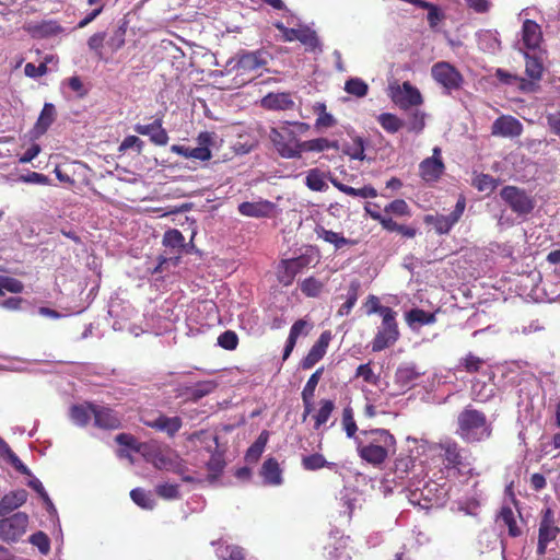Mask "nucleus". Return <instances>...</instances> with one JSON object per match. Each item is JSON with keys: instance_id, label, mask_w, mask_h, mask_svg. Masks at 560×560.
Here are the masks:
<instances>
[{"instance_id": "obj_1", "label": "nucleus", "mask_w": 560, "mask_h": 560, "mask_svg": "<svg viewBox=\"0 0 560 560\" xmlns=\"http://www.w3.org/2000/svg\"><path fill=\"white\" fill-rule=\"evenodd\" d=\"M132 466L150 465L156 470L178 475L187 482H212L225 466L223 457H210L202 466L184 457H129Z\"/></svg>"}, {"instance_id": "obj_2", "label": "nucleus", "mask_w": 560, "mask_h": 560, "mask_svg": "<svg viewBox=\"0 0 560 560\" xmlns=\"http://www.w3.org/2000/svg\"><path fill=\"white\" fill-rule=\"evenodd\" d=\"M310 130V125L302 121H284L276 128H271L269 138L278 153L284 159L301 158V142L299 135Z\"/></svg>"}, {"instance_id": "obj_3", "label": "nucleus", "mask_w": 560, "mask_h": 560, "mask_svg": "<svg viewBox=\"0 0 560 560\" xmlns=\"http://www.w3.org/2000/svg\"><path fill=\"white\" fill-rule=\"evenodd\" d=\"M458 434L467 442H480L491 435V428L483 412L466 407L457 418Z\"/></svg>"}, {"instance_id": "obj_4", "label": "nucleus", "mask_w": 560, "mask_h": 560, "mask_svg": "<svg viewBox=\"0 0 560 560\" xmlns=\"http://www.w3.org/2000/svg\"><path fill=\"white\" fill-rule=\"evenodd\" d=\"M127 22L122 21L108 35L106 31L93 33L86 40L89 50L98 59L106 60L104 48L107 47L112 54L119 51L126 44Z\"/></svg>"}, {"instance_id": "obj_5", "label": "nucleus", "mask_w": 560, "mask_h": 560, "mask_svg": "<svg viewBox=\"0 0 560 560\" xmlns=\"http://www.w3.org/2000/svg\"><path fill=\"white\" fill-rule=\"evenodd\" d=\"M140 421L145 427L164 433L168 438H174L183 427V420L179 416L170 417L162 411H143L140 415Z\"/></svg>"}, {"instance_id": "obj_6", "label": "nucleus", "mask_w": 560, "mask_h": 560, "mask_svg": "<svg viewBox=\"0 0 560 560\" xmlns=\"http://www.w3.org/2000/svg\"><path fill=\"white\" fill-rule=\"evenodd\" d=\"M397 313L395 311L387 313L382 317V324L371 342L373 352H381L396 343L400 332L396 320Z\"/></svg>"}, {"instance_id": "obj_7", "label": "nucleus", "mask_w": 560, "mask_h": 560, "mask_svg": "<svg viewBox=\"0 0 560 560\" xmlns=\"http://www.w3.org/2000/svg\"><path fill=\"white\" fill-rule=\"evenodd\" d=\"M500 197L518 215H527L535 208V200L524 189L516 186L503 187Z\"/></svg>"}, {"instance_id": "obj_8", "label": "nucleus", "mask_w": 560, "mask_h": 560, "mask_svg": "<svg viewBox=\"0 0 560 560\" xmlns=\"http://www.w3.org/2000/svg\"><path fill=\"white\" fill-rule=\"evenodd\" d=\"M396 453L395 438L384 429L370 432L369 444L361 448L360 455H394Z\"/></svg>"}, {"instance_id": "obj_9", "label": "nucleus", "mask_w": 560, "mask_h": 560, "mask_svg": "<svg viewBox=\"0 0 560 560\" xmlns=\"http://www.w3.org/2000/svg\"><path fill=\"white\" fill-rule=\"evenodd\" d=\"M465 208V197L460 196L455 205L454 210L448 215L427 214L423 221L425 224L432 225L438 234H448L454 225L460 220Z\"/></svg>"}, {"instance_id": "obj_10", "label": "nucleus", "mask_w": 560, "mask_h": 560, "mask_svg": "<svg viewBox=\"0 0 560 560\" xmlns=\"http://www.w3.org/2000/svg\"><path fill=\"white\" fill-rule=\"evenodd\" d=\"M432 78L450 94L452 91L459 90L464 83L462 73L451 63L440 61L433 65L431 69Z\"/></svg>"}, {"instance_id": "obj_11", "label": "nucleus", "mask_w": 560, "mask_h": 560, "mask_svg": "<svg viewBox=\"0 0 560 560\" xmlns=\"http://www.w3.org/2000/svg\"><path fill=\"white\" fill-rule=\"evenodd\" d=\"M27 525L28 516L23 512L0 520V540L8 544L18 541L25 534Z\"/></svg>"}, {"instance_id": "obj_12", "label": "nucleus", "mask_w": 560, "mask_h": 560, "mask_svg": "<svg viewBox=\"0 0 560 560\" xmlns=\"http://www.w3.org/2000/svg\"><path fill=\"white\" fill-rule=\"evenodd\" d=\"M311 262L312 257L304 254L295 258L282 259L277 270L278 281L284 287L291 285L295 276L307 268Z\"/></svg>"}, {"instance_id": "obj_13", "label": "nucleus", "mask_w": 560, "mask_h": 560, "mask_svg": "<svg viewBox=\"0 0 560 560\" xmlns=\"http://www.w3.org/2000/svg\"><path fill=\"white\" fill-rule=\"evenodd\" d=\"M270 58V54L265 49L242 51L238 54L235 68L236 71L241 74L258 71L259 69L267 66Z\"/></svg>"}, {"instance_id": "obj_14", "label": "nucleus", "mask_w": 560, "mask_h": 560, "mask_svg": "<svg viewBox=\"0 0 560 560\" xmlns=\"http://www.w3.org/2000/svg\"><path fill=\"white\" fill-rule=\"evenodd\" d=\"M560 528L556 525L555 514L551 509L542 511L541 521L539 524L538 546L537 551L544 555L548 545L556 539Z\"/></svg>"}, {"instance_id": "obj_15", "label": "nucleus", "mask_w": 560, "mask_h": 560, "mask_svg": "<svg viewBox=\"0 0 560 560\" xmlns=\"http://www.w3.org/2000/svg\"><path fill=\"white\" fill-rule=\"evenodd\" d=\"M275 27L281 32V39L283 42L299 40L311 50L318 46V38L315 32L308 27L289 28L282 22H276Z\"/></svg>"}, {"instance_id": "obj_16", "label": "nucleus", "mask_w": 560, "mask_h": 560, "mask_svg": "<svg viewBox=\"0 0 560 560\" xmlns=\"http://www.w3.org/2000/svg\"><path fill=\"white\" fill-rule=\"evenodd\" d=\"M444 163L441 158V149L435 147L433 155L424 159L419 164V174L425 182H436L444 172Z\"/></svg>"}, {"instance_id": "obj_17", "label": "nucleus", "mask_w": 560, "mask_h": 560, "mask_svg": "<svg viewBox=\"0 0 560 560\" xmlns=\"http://www.w3.org/2000/svg\"><path fill=\"white\" fill-rule=\"evenodd\" d=\"M135 131L141 136H149L150 141L155 145H166L170 140L167 131L163 128L162 117H156L153 122L148 125L137 124Z\"/></svg>"}, {"instance_id": "obj_18", "label": "nucleus", "mask_w": 560, "mask_h": 560, "mask_svg": "<svg viewBox=\"0 0 560 560\" xmlns=\"http://www.w3.org/2000/svg\"><path fill=\"white\" fill-rule=\"evenodd\" d=\"M331 340V332L325 330L320 334L317 341L312 346L308 353L301 361V368L303 370L312 369L319 360L326 354L327 348Z\"/></svg>"}, {"instance_id": "obj_19", "label": "nucleus", "mask_w": 560, "mask_h": 560, "mask_svg": "<svg viewBox=\"0 0 560 560\" xmlns=\"http://www.w3.org/2000/svg\"><path fill=\"white\" fill-rule=\"evenodd\" d=\"M94 427L102 430H117L121 428V420L118 412L114 409L95 404Z\"/></svg>"}, {"instance_id": "obj_20", "label": "nucleus", "mask_w": 560, "mask_h": 560, "mask_svg": "<svg viewBox=\"0 0 560 560\" xmlns=\"http://www.w3.org/2000/svg\"><path fill=\"white\" fill-rule=\"evenodd\" d=\"M523 132V125L518 119L510 115H503L497 118L491 127L493 136L518 137Z\"/></svg>"}, {"instance_id": "obj_21", "label": "nucleus", "mask_w": 560, "mask_h": 560, "mask_svg": "<svg viewBox=\"0 0 560 560\" xmlns=\"http://www.w3.org/2000/svg\"><path fill=\"white\" fill-rule=\"evenodd\" d=\"M217 388L214 381H201L194 386H187L177 389L176 397H184L185 401L197 402L205 396L211 394Z\"/></svg>"}, {"instance_id": "obj_22", "label": "nucleus", "mask_w": 560, "mask_h": 560, "mask_svg": "<svg viewBox=\"0 0 560 560\" xmlns=\"http://www.w3.org/2000/svg\"><path fill=\"white\" fill-rule=\"evenodd\" d=\"M324 368L317 369L307 380L303 390H302V401L304 411L302 415V420L305 421L306 418L313 412L314 405H313V398L315 394L316 386L320 380V376L323 374Z\"/></svg>"}, {"instance_id": "obj_23", "label": "nucleus", "mask_w": 560, "mask_h": 560, "mask_svg": "<svg viewBox=\"0 0 560 560\" xmlns=\"http://www.w3.org/2000/svg\"><path fill=\"white\" fill-rule=\"evenodd\" d=\"M94 409L95 404L91 401L72 405L69 409L70 420L75 425L85 428L89 425L91 418L94 416Z\"/></svg>"}, {"instance_id": "obj_24", "label": "nucleus", "mask_w": 560, "mask_h": 560, "mask_svg": "<svg viewBox=\"0 0 560 560\" xmlns=\"http://www.w3.org/2000/svg\"><path fill=\"white\" fill-rule=\"evenodd\" d=\"M542 40L540 25L533 20H525L522 26V42L527 49H537Z\"/></svg>"}, {"instance_id": "obj_25", "label": "nucleus", "mask_w": 560, "mask_h": 560, "mask_svg": "<svg viewBox=\"0 0 560 560\" xmlns=\"http://www.w3.org/2000/svg\"><path fill=\"white\" fill-rule=\"evenodd\" d=\"M273 210V203L268 200L256 202L245 201L238 205V212L245 217L250 218H266L269 217Z\"/></svg>"}, {"instance_id": "obj_26", "label": "nucleus", "mask_w": 560, "mask_h": 560, "mask_svg": "<svg viewBox=\"0 0 560 560\" xmlns=\"http://www.w3.org/2000/svg\"><path fill=\"white\" fill-rule=\"evenodd\" d=\"M56 117L57 110L55 105L52 103H45L34 125L35 135L38 137L45 135L56 120Z\"/></svg>"}, {"instance_id": "obj_27", "label": "nucleus", "mask_w": 560, "mask_h": 560, "mask_svg": "<svg viewBox=\"0 0 560 560\" xmlns=\"http://www.w3.org/2000/svg\"><path fill=\"white\" fill-rule=\"evenodd\" d=\"M315 233L318 238L334 245L335 249H341L346 246H353L355 241L345 237L341 233L327 230L322 225L315 228Z\"/></svg>"}, {"instance_id": "obj_28", "label": "nucleus", "mask_w": 560, "mask_h": 560, "mask_svg": "<svg viewBox=\"0 0 560 560\" xmlns=\"http://www.w3.org/2000/svg\"><path fill=\"white\" fill-rule=\"evenodd\" d=\"M27 500L25 490H16L7 493L0 500V516L7 515L18 508L22 506Z\"/></svg>"}, {"instance_id": "obj_29", "label": "nucleus", "mask_w": 560, "mask_h": 560, "mask_svg": "<svg viewBox=\"0 0 560 560\" xmlns=\"http://www.w3.org/2000/svg\"><path fill=\"white\" fill-rule=\"evenodd\" d=\"M331 173H325L318 167H314L307 171L305 177V186L312 191H326L328 185L326 183L329 179Z\"/></svg>"}, {"instance_id": "obj_30", "label": "nucleus", "mask_w": 560, "mask_h": 560, "mask_svg": "<svg viewBox=\"0 0 560 560\" xmlns=\"http://www.w3.org/2000/svg\"><path fill=\"white\" fill-rule=\"evenodd\" d=\"M395 102L398 103L401 108H407L409 106L420 105L422 103V96L417 88L412 86L409 82H404L400 95L395 97Z\"/></svg>"}, {"instance_id": "obj_31", "label": "nucleus", "mask_w": 560, "mask_h": 560, "mask_svg": "<svg viewBox=\"0 0 560 560\" xmlns=\"http://www.w3.org/2000/svg\"><path fill=\"white\" fill-rule=\"evenodd\" d=\"M261 105L267 109L287 110L293 107L294 102L288 93H270L261 100Z\"/></svg>"}, {"instance_id": "obj_32", "label": "nucleus", "mask_w": 560, "mask_h": 560, "mask_svg": "<svg viewBox=\"0 0 560 560\" xmlns=\"http://www.w3.org/2000/svg\"><path fill=\"white\" fill-rule=\"evenodd\" d=\"M212 133L208 131L200 132L197 137L198 147L192 148L191 159L202 162L209 161L212 158V153L209 148L212 144Z\"/></svg>"}, {"instance_id": "obj_33", "label": "nucleus", "mask_w": 560, "mask_h": 560, "mask_svg": "<svg viewBox=\"0 0 560 560\" xmlns=\"http://www.w3.org/2000/svg\"><path fill=\"white\" fill-rule=\"evenodd\" d=\"M350 141L345 143L343 153L352 160L363 161L365 159L366 141L358 135H349Z\"/></svg>"}, {"instance_id": "obj_34", "label": "nucleus", "mask_w": 560, "mask_h": 560, "mask_svg": "<svg viewBox=\"0 0 560 560\" xmlns=\"http://www.w3.org/2000/svg\"><path fill=\"white\" fill-rule=\"evenodd\" d=\"M329 149L338 151L339 142L327 138H316L301 142V154L303 152H323Z\"/></svg>"}, {"instance_id": "obj_35", "label": "nucleus", "mask_w": 560, "mask_h": 560, "mask_svg": "<svg viewBox=\"0 0 560 560\" xmlns=\"http://www.w3.org/2000/svg\"><path fill=\"white\" fill-rule=\"evenodd\" d=\"M360 289V281L358 279L351 280L348 287L346 302L339 307L337 312L338 316H347L350 314V312L352 311L358 301Z\"/></svg>"}, {"instance_id": "obj_36", "label": "nucleus", "mask_w": 560, "mask_h": 560, "mask_svg": "<svg viewBox=\"0 0 560 560\" xmlns=\"http://www.w3.org/2000/svg\"><path fill=\"white\" fill-rule=\"evenodd\" d=\"M281 472L279 464L272 457H269L261 468L264 481L272 486H278L282 482Z\"/></svg>"}, {"instance_id": "obj_37", "label": "nucleus", "mask_w": 560, "mask_h": 560, "mask_svg": "<svg viewBox=\"0 0 560 560\" xmlns=\"http://www.w3.org/2000/svg\"><path fill=\"white\" fill-rule=\"evenodd\" d=\"M497 522L501 526H506L509 529V534L512 537H517L521 535V528L517 526V516L513 512V510L509 506H503L500 511V514L497 518Z\"/></svg>"}, {"instance_id": "obj_38", "label": "nucleus", "mask_w": 560, "mask_h": 560, "mask_svg": "<svg viewBox=\"0 0 560 560\" xmlns=\"http://www.w3.org/2000/svg\"><path fill=\"white\" fill-rule=\"evenodd\" d=\"M188 441L197 444H205V450L209 453L215 452L218 447V438L212 432L207 430H201L199 432L191 433L188 436Z\"/></svg>"}, {"instance_id": "obj_39", "label": "nucleus", "mask_w": 560, "mask_h": 560, "mask_svg": "<svg viewBox=\"0 0 560 560\" xmlns=\"http://www.w3.org/2000/svg\"><path fill=\"white\" fill-rule=\"evenodd\" d=\"M485 364L486 361L482 358L469 352L458 361L457 370L475 374L480 372Z\"/></svg>"}, {"instance_id": "obj_40", "label": "nucleus", "mask_w": 560, "mask_h": 560, "mask_svg": "<svg viewBox=\"0 0 560 560\" xmlns=\"http://www.w3.org/2000/svg\"><path fill=\"white\" fill-rule=\"evenodd\" d=\"M215 552L221 560H255L252 557L248 558L244 550L238 546L220 545L215 549Z\"/></svg>"}, {"instance_id": "obj_41", "label": "nucleus", "mask_w": 560, "mask_h": 560, "mask_svg": "<svg viewBox=\"0 0 560 560\" xmlns=\"http://www.w3.org/2000/svg\"><path fill=\"white\" fill-rule=\"evenodd\" d=\"M335 409V402L331 399H322L319 401V409L313 416L314 418V429L318 430L322 425H324L328 419L330 418L332 411Z\"/></svg>"}, {"instance_id": "obj_42", "label": "nucleus", "mask_w": 560, "mask_h": 560, "mask_svg": "<svg viewBox=\"0 0 560 560\" xmlns=\"http://www.w3.org/2000/svg\"><path fill=\"white\" fill-rule=\"evenodd\" d=\"M107 1L108 0H88V5L92 7L93 9H90V12L78 22L75 28H84L94 20H96L97 16L103 12Z\"/></svg>"}, {"instance_id": "obj_43", "label": "nucleus", "mask_w": 560, "mask_h": 560, "mask_svg": "<svg viewBox=\"0 0 560 560\" xmlns=\"http://www.w3.org/2000/svg\"><path fill=\"white\" fill-rule=\"evenodd\" d=\"M525 57V73L533 81H539L542 77L544 66L539 58L530 56L528 52H524Z\"/></svg>"}, {"instance_id": "obj_44", "label": "nucleus", "mask_w": 560, "mask_h": 560, "mask_svg": "<svg viewBox=\"0 0 560 560\" xmlns=\"http://www.w3.org/2000/svg\"><path fill=\"white\" fill-rule=\"evenodd\" d=\"M377 121L389 133H396L404 127V121L392 113H382Z\"/></svg>"}, {"instance_id": "obj_45", "label": "nucleus", "mask_w": 560, "mask_h": 560, "mask_svg": "<svg viewBox=\"0 0 560 560\" xmlns=\"http://www.w3.org/2000/svg\"><path fill=\"white\" fill-rule=\"evenodd\" d=\"M130 497L132 501L144 510H152L155 506V499L153 494L140 488L131 490Z\"/></svg>"}, {"instance_id": "obj_46", "label": "nucleus", "mask_w": 560, "mask_h": 560, "mask_svg": "<svg viewBox=\"0 0 560 560\" xmlns=\"http://www.w3.org/2000/svg\"><path fill=\"white\" fill-rule=\"evenodd\" d=\"M300 289L307 298H318L323 292L324 283L314 277H308L300 283Z\"/></svg>"}, {"instance_id": "obj_47", "label": "nucleus", "mask_w": 560, "mask_h": 560, "mask_svg": "<svg viewBox=\"0 0 560 560\" xmlns=\"http://www.w3.org/2000/svg\"><path fill=\"white\" fill-rule=\"evenodd\" d=\"M345 91L355 97H364L369 92V85L361 78H350L345 83Z\"/></svg>"}, {"instance_id": "obj_48", "label": "nucleus", "mask_w": 560, "mask_h": 560, "mask_svg": "<svg viewBox=\"0 0 560 560\" xmlns=\"http://www.w3.org/2000/svg\"><path fill=\"white\" fill-rule=\"evenodd\" d=\"M471 185L479 191L492 192L499 185V180L488 174H478L472 178Z\"/></svg>"}, {"instance_id": "obj_49", "label": "nucleus", "mask_w": 560, "mask_h": 560, "mask_svg": "<svg viewBox=\"0 0 560 560\" xmlns=\"http://www.w3.org/2000/svg\"><path fill=\"white\" fill-rule=\"evenodd\" d=\"M314 110L318 114L315 120V127L317 129L330 128L337 124V120L334 118V116L326 112V105L324 103H317L314 107Z\"/></svg>"}, {"instance_id": "obj_50", "label": "nucleus", "mask_w": 560, "mask_h": 560, "mask_svg": "<svg viewBox=\"0 0 560 560\" xmlns=\"http://www.w3.org/2000/svg\"><path fill=\"white\" fill-rule=\"evenodd\" d=\"M406 319L410 325L415 323L420 325H429L435 322V315L421 308H412L407 313Z\"/></svg>"}, {"instance_id": "obj_51", "label": "nucleus", "mask_w": 560, "mask_h": 560, "mask_svg": "<svg viewBox=\"0 0 560 560\" xmlns=\"http://www.w3.org/2000/svg\"><path fill=\"white\" fill-rule=\"evenodd\" d=\"M34 36L47 37L57 35L62 31V27L54 21L43 22L31 28Z\"/></svg>"}, {"instance_id": "obj_52", "label": "nucleus", "mask_w": 560, "mask_h": 560, "mask_svg": "<svg viewBox=\"0 0 560 560\" xmlns=\"http://www.w3.org/2000/svg\"><path fill=\"white\" fill-rule=\"evenodd\" d=\"M368 315L378 314L381 317L387 315V313L394 310L389 306H384L380 303V299L376 295L370 294L364 303Z\"/></svg>"}, {"instance_id": "obj_53", "label": "nucleus", "mask_w": 560, "mask_h": 560, "mask_svg": "<svg viewBox=\"0 0 560 560\" xmlns=\"http://www.w3.org/2000/svg\"><path fill=\"white\" fill-rule=\"evenodd\" d=\"M386 214H394L397 217H410L411 210L408 203L404 199H395L389 202L385 208Z\"/></svg>"}, {"instance_id": "obj_54", "label": "nucleus", "mask_w": 560, "mask_h": 560, "mask_svg": "<svg viewBox=\"0 0 560 560\" xmlns=\"http://www.w3.org/2000/svg\"><path fill=\"white\" fill-rule=\"evenodd\" d=\"M302 466L306 470H317L320 468L334 469L336 464L327 462L325 457H302Z\"/></svg>"}, {"instance_id": "obj_55", "label": "nucleus", "mask_w": 560, "mask_h": 560, "mask_svg": "<svg viewBox=\"0 0 560 560\" xmlns=\"http://www.w3.org/2000/svg\"><path fill=\"white\" fill-rule=\"evenodd\" d=\"M185 243V237L180 231L176 229L168 230L164 233L163 244L166 247L171 248H183Z\"/></svg>"}, {"instance_id": "obj_56", "label": "nucleus", "mask_w": 560, "mask_h": 560, "mask_svg": "<svg viewBox=\"0 0 560 560\" xmlns=\"http://www.w3.org/2000/svg\"><path fill=\"white\" fill-rule=\"evenodd\" d=\"M24 289L23 283L12 277L0 276V295H3L5 291L11 293H21Z\"/></svg>"}, {"instance_id": "obj_57", "label": "nucleus", "mask_w": 560, "mask_h": 560, "mask_svg": "<svg viewBox=\"0 0 560 560\" xmlns=\"http://www.w3.org/2000/svg\"><path fill=\"white\" fill-rule=\"evenodd\" d=\"M155 492L165 500H176L180 497L178 485L175 483H160L155 487Z\"/></svg>"}, {"instance_id": "obj_58", "label": "nucleus", "mask_w": 560, "mask_h": 560, "mask_svg": "<svg viewBox=\"0 0 560 560\" xmlns=\"http://www.w3.org/2000/svg\"><path fill=\"white\" fill-rule=\"evenodd\" d=\"M495 78L504 84H513V83H520V88L522 90L526 89L527 81L524 78H521L516 74H512L504 69L498 68L495 70Z\"/></svg>"}, {"instance_id": "obj_59", "label": "nucleus", "mask_w": 560, "mask_h": 560, "mask_svg": "<svg viewBox=\"0 0 560 560\" xmlns=\"http://www.w3.org/2000/svg\"><path fill=\"white\" fill-rule=\"evenodd\" d=\"M50 61V57H45V60L40 62L38 66H35L32 62H27L24 67V73L28 78H39L45 75L48 72V62Z\"/></svg>"}, {"instance_id": "obj_60", "label": "nucleus", "mask_w": 560, "mask_h": 560, "mask_svg": "<svg viewBox=\"0 0 560 560\" xmlns=\"http://www.w3.org/2000/svg\"><path fill=\"white\" fill-rule=\"evenodd\" d=\"M143 141L137 136H127L118 147L119 153H125L129 149H133L138 154L143 150Z\"/></svg>"}, {"instance_id": "obj_61", "label": "nucleus", "mask_w": 560, "mask_h": 560, "mask_svg": "<svg viewBox=\"0 0 560 560\" xmlns=\"http://www.w3.org/2000/svg\"><path fill=\"white\" fill-rule=\"evenodd\" d=\"M218 345L225 350H235L238 346V337L233 330H225L218 337Z\"/></svg>"}, {"instance_id": "obj_62", "label": "nucleus", "mask_w": 560, "mask_h": 560, "mask_svg": "<svg viewBox=\"0 0 560 560\" xmlns=\"http://www.w3.org/2000/svg\"><path fill=\"white\" fill-rule=\"evenodd\" d=\"M408 444V451L410 453L416 452L417 455H423L427 452H436V446H430L427 441L424 440H417V439H407Z\"/></svg>"}, {"instance_id": "obj_63", "label": "nucleus", "mask_w": 560, "mask_h": 560, "mask_svg": "<svg viewBox=\"0 0 560 560\" xmlns=\"http://www.w3.org/2000/svg\"><path fill=\"white\" fill-rule=\"evenodd\" d=\"M30 542L37 547L40 553L47 555L50 550V541L46 534L37 532L30 537Z\"/></svg>"}, {"instance_id": "obj_64", "label": "nucleus", "mask_w": 560, "mask_h": 560, "mask_svg": "<svg viewBox=\"0 0 560 560\" xmlns=\"http://www.w3.org/2000/svg\"><path fill=\"white\" fill-rule=\"evenodd\" d=\"M355 377H362L365 383L376 385L378 376L374 374L371 363L360 364L355 371Z\"/></svg>"}]
</instances>
